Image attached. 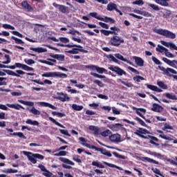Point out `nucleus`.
<instances>
[{
	"label": "nucleus",
	"instance_id": "1",
	"mask_svg": "<svg viewBox=\"0 0 177 177\" xmlns=\"http://www.w3.org/2000/svg\"><path fill=\"white\" fill-rule=\"evenodd\" d=\"M134 133L137 136H139V138H142V139H151L149 142V143H151V145H153L154 146H160V144L156 142H158V138L153 136L149 135L150 133V131H149V130L140 127L138 128V129L136 130ZM144 135H148V136H144ZM153 140H154L155 142H153Z\"/></svg>",
	"mask_w": 177,
	"mask_h": 177
},
{
	"label": "nucleus",
	"instance_id": "2",
	"mask_svg": "<svg viewBox=\"0 0 177 177\" xmlns=\"http://www.w3.org/2000/svg\"><path fill=\"white\" fill-rule=\"evenodd\" d=\"M23 154L24 156H26L28 158V160L32 162V164H37V159L38 160H44L45 158V156L43 155H41L39 153H32V152L27 151H24Z\"/></svg>",
	"mask_w": 177,
	"mask_h": 177
},
{
	"label": "nucleus",
	"instance_id": "3",
	"mask_svg": "<svg viewBox=\"0 0 177 177\" xmlns=\"http://www.w3.org/2000/svg\"><path fill=\"white\" fill-rule=\"evenodd\" d=\"M153 32L159 34V35H162L163 37L170 39H175V38H176V35L175 33L166 29H157L155 28H153Z\"/></svg>",
	"mask_w": 177,
	"mask_h": 177
},
{
	"label": "nucleus",
	"instance_id": "4",
	"mask_svg": "<svg viewBox=\"0 0 177 177\" xmlns=\"http://www.w3.org/2000/svg\"><path fill=\"white\" fill-rule=\"evenodd\" d=\"M158 67L160 71H163V74L165 75H167V77H171L172 78H174V80H176L177 81V75H172V74H177V71L175 69L171 68H165L164 66H160Z\"/></svg>",
	"mask_w": 177,
	"mask_h": 177
},
{
	"label": "nucleus",
	"instance_id": "5",
	"mask_svg": "<svg viewBox=\"0 0 177 177\" xmlns=\"http://www.w3.org/2000/svg\"><path fill=\"white\" fill-rule=\"evenodd\" d=\"M118 35H115V36H113L111 37L109 40V44L112 46H116L118 47L121 44H124L125 41L122 37L118 36Z\"/></svg>",
	"mask_w": 177,
	"mask_h": 177
},
{
	"label": "nucleus",
	"instance_id": "6",
	"mask_svg": "<svg viewBox=\"0 0 177 177\" xmlns=\"http://www.w3.org/2000/svg\"><path fill=\"white\" fill-rule=\"evenodd\" d=\"M4 73H6L8 75H12L13 77H20V75H24V74H26L27 75H35V73H26L21 71V70H17L16 73L13 72V71L11 70H3Z\"/></svg>",
	"mask_w": 177,
	"mask_h": 177
},
{
	"label": "nucleus",
	"instance_id": "7",
	"mask_svg": "<svg viewBox=\"0 0 177 177\" xmlns=\"http://www.w3.org/2000/svg\"><path fill=\"white\" fill-rule=\"evenodd\" d=\"M86 147L88 149H91L93 150H95L96 151H100L101 154H104V156H107V157H111V153L107 151L106 149L99 148L95 145H91L90 144H85Z\"/></svg>",
	"mask_w": 177,
	"mask_h": 177
},
{
	"label": "nucleus",
	"instance_id": "8",
	"mask_svg": "<svg viewBox=\"0 0 177 177\" xmlns=\"http://www.w3.org/2000/svg\"><path fill=\"white\" fill-rule=\"evenodd\" d=\"M41 77H46L47 78H49V77H55L57 78H67V74L66 73H61L59 72H48L46 73H43L41 75Z\"/></svg>",
	"mask_w": 177,
	"mask_h": 177
},
{
	"label": "nucleus",
	"instance_id": "9",
	"mask_svg": "<svg viewBox=\"0 0 177 177\" xmlns=\"http://www.w3.org/2000/svg\"><path fill=\"white\" fill-rule=\"evenodd\" d=\"M109 70H111V71H113L114 73H116L118 75H126L127 72L124 70H122L121 68L119 66H111L109 68Z\"/></svg>",
	"mask_w": 177,
	"mask_h": 177
},
{
	"label": "nucleus",
	"instance_id": "10",
	"mask_svg": "<svg viewBox=\"0 0 177 177\" xmlns=\"http://www.w3.org/2000/svg\"><path fill=\"white\" fill-rule=\"evenodd\" d=\"M53 6H54V8H58V10H59V12H61V13H64L66 15H68V13H70V8H68V7L66 6L53 3Z\"/></svg>",
	"mask_w": 177,
	"mask_h": 177
},
{
	"label": "nucleus",
	"instance_id": "11",
	"mask_svg": "<svg viewBox=\"0 0 177 177\" xmlns=\"http://www.w3.org/2000/svg\"><path fill=\"white\" fill-rule=\"evenodd\" d=\"M134 110L136 111V113L138 115H139L140 117H141V118H143V120H145L146 121V122H147L148 124H151V121H150V120L149 119H146V118L143 115V114H142V113H146V109H143V108H133ZM141 112V113H140Z\"/></svg>",
	"mask_w": 177,
	"mask_h": 177
},
{
	"label": "nucleus",
	"instance_id": "12",
	"mask_svg": "<svg viewBox=\"0 0 177 177\" xmlns=\"http://www.w3.org/2000/svg\"><path fill=\"white\" fill-rule=\"evenodd\" d=\"M6 130H7L8 132L10 133V136H18V138H21V139H27V137L24 136V134L22 132H14L12 129L6 128Z\"/></svg>",
	"mask_w": 177,
	"mask_h": 177
},
{
	"label": "nucleus",
	"instance_id": "13",
	"mask_svg": "<svg viewBox=\"0 0 177 177\" xmlns=\"http://www.w3.org/2000/svg\"><path fill=\"white\" fill-rule=\"evenodd\" d=\"M109 140L113 143H120L121 135H120L119 133H115L111 136H109Z\"/></svg>",
	"mask_w": 177,
	"mask_h": 177
},
{
	"label": "nucleus",
	"instance_id": "14",
	"mask_svg": "<svg viewBox=\"0 0 177 177\" xmlns=\"http://www.w3.org/2000/svg\"><path fill=\"white\" fill-rule=\"evenodd\" d=\"M80 52H82V53H88V50L85 49H81V48H72V50L66 51V53H70L71 55H78Z\"/></svg>",
	"mask_w": 177,
	"mask_h": 177
},
{
	"label": "nucleus",
	"instance_id": "15",
	"mask_svg": "<svg viewBox=\"0 0 177 177\" xmlns=\"http://www.w3.org/2000/svg\"><path fill=\"white\" fill-rule=\"evenodd\" d=\"M162 60L168 64V66H170L171 67H173V68H177V61L176 60H173L171 61L167 57H162Z\"/></svg>",
	"mask_w": 177,
	"mask_h": 177
},
{
	"label": "nucleus",
	"instance_id": "16",
	"mask_svg": "<svg viewBox=\"0 0 177 177\" xmlns=\"http://www.w3.org/2000/svg\"><path fill=\"white\" fill-rule=\"evenodd\" d=\"M122 127H124L123 124L116 123L114 124H110L109 126H108V128H109V129H111V131L118 132V131H120L122 128Z\"/></svg>",
	"mask_w": 177,
	"mask_h": 177
},
{
	"label": "nucleus",
	"instance_id": "17",
	"mask_svg": "<svg viewBox=\"0 0 177 177\" xmlns=\"http://www.w3.org/2000/svg\"><path fill=\"white\" fill-rule=\"evenodd\" d=\"M115 57H116V59H118L119 60H122V62H125L126 63H127V64H130V66H133V62L128 60L127 58H124V56H122V55L120 53L115 54Z\"/></svg>",
	"mask_w": 177,
	"mask_h": 177
},
{
	"label": "nucleus",
	"instance_id": "18",
	"mask_svg": "<svg viewBox=\"0 0 177 177\" xmlns=\"http://www.w3.org/2000/svg\"><path fill=\"white\" fill-rule=\"evenodd\" d=\"M59 95L56 97L58 100H60L61 102H68L70 100V97L67 95V94H64L63 93H57Z\"/></svg>",
	"mask_w": 177,
	"mask_h": 177
},
{
	"label": "nucleus",
	"instance_id": "19",
	"mask_svg": "<svg viewBox=\"0 0 177 177\" xmlns=\"http://www.w3.org/2000/svg\"><path fill=\"white\" fill-rule=\"evenodd\" d=\"M157 132L158 133H161L159 135V138H161L162 139H165V140H170V141L174 140V138H174V136H172L171 135L167 136L166 135L162 134V133H164V131H162L161 130H157Z\"/></svg>",
	"mask_w": 177,
	"mask_h": 177
},
{
	"label": "nucleus",
	"instance_id": "20",
	"mask_svg": "<svg viewBox=\"0 0 177 177\" xmlns=\"http://www.w3.org/2000/svg\"><path fill=\"white\" fill-rule=\"evenodd\" d=\"M151 111H154L155 113H161L164 108L161 106V105H158V104H153L152 108L151 109Z\"/></svg>",
	"mask_w": 177,
	"mask_h": 177
},
{
	"label": "nucleus",
	"instance_id": "21",
	"mask_svg": "<svg viewBox=\"0 0 177 177\" xmlns=\"http://www.w3.org/2000/svg\"><path fill=\"white\" fill-rule=\"evenodd\" d=\"M21 6L27 12H31L33 10L32 7L28 3L27 1H24L21 2Z\"/></svg>",
	"mask_w": 177,
	"mask_h": 177
},
{
	"label": "nucleus",
	"instance_id": "22",
	"mask_svg": "<svg viewBox=\"0 0 177 177\" xmlns=\"http://www.w3.org/2000/svg\"><path fill=\"white\" fill-rule=\"evenodd\" d=\"M133 59L135 60L136 64L137 66H139V67H143V66H145V61L140 57L133 56Z\"/></svg>",
	"mask_w": 177,
	"mask_h": 177
},
{
	"label": "nucleus",
	"instance_id": "23",
	"mask_svg": "<svg viewBox=\"0 0 177 177\" xmlns=\"http://www.w3.org/2000/svg\"><path fill=\"white\" fill-rule=\"evenodd\" d=\"M162 45L164 46H166L167 48H171V49H174V50H177V46L176 45L174 44V43H168L165 41H161Z\"/></svg>",
	"mask_w": 177,
	"mask_h": 177
},
{
	"label": "nucleus",
	"instance_id": "24",
	"mask_svg": "<svg viewBox=\"0 0 177 177\" xmlns=\"http://www.w3.org/2000/svg\"><path fill=\"white\" fill-rule=\"evenodd\" d=\"M50 57H53V59H57V60H59V62H64V55L60 54L50 53Z\"/></svg>",
	"mask_w": 177,
	"mask_h": 177
},
{
	"label": "nucleus",
	"instance_id": "25",
	"mask_svg": "<svg viewBox=\"0 0 177 177\" xmlns=\"http://www.w3.org/2000/svg\"><path fill=\"white\" fill-rule=\"evenodd\" d=\"M6 106L10 107V109H15V110H20V109L24 110V107L19 104H7Z\"/></svg>",
	"mask_w": 177,
	"mask_h": 177
},
{
	"label": "nucleus",
	"instance_id": "26",
	"mask_svg": "<svg viewBox=\"0 0 177 177\" xmlns=\"http://www.w3.org/2000/svg\"><path fill=\"white\" fill-rule=\"evenodd\" d=\"M40 106H41L42 107H49V109H51L52 110H57V107L53 106L51 104H49L48 102H39Z\"/></svg>",
	"mask_w": 177,
	"mask_h": 177
},
{
	"label": "nucleus",
	"instance_id": "27",
	"mask_svg": "<svg viewBox=\"0 0 177 177\" xmlns=\"http://www.w3.org/2000/svg\"><path fill=\"white\" fill-rule=\"evenodd\" d=\"M30 50H33V52H37V53H44L45 52H48V50L46 48H44L42 47H38V48H32L30 47Z\"/></svg>",
	"mask_w": 177,
	"mask_h": 177
},
{
	"label": "nucleus",
	"instance_id": "28",
	"mask_svg": "<svg viewBox=\"0 0 177 177\" xmlns=\"http://www.w3.org/2000/svg\"><path fill=\"white\" fill-rule=\"evenodd\" d=\"M100 32L102 34H103L104 35H106V37H109V35H110V34L111 35H118V33L117 32L115 31H111V30H106L104 29H102L100 30Z\"/></svg>",
	"mask_w": 177,
	"mask_h": 177
},
{
	"label": "nucleus",
	"instance_id": "29",
	"mask_svg": "<svg viewBox=\"0 0 177 177\" xmlns=\"http://www.w3.org/2000/svg\"><path fill=\"white\" fill-rule=\"evenodd\" d=\"M147 88L148 89H150L151 91H153V92H162V90L161 88H158L157 86L151 85V84H146Z\"/></svg>",
	"mask_w": 177,
	"mask_h": 177
},
{
	"label": "nucleus",
	"instance_id": "30",
	"mask_svg": "<svg viewBox=\"0 0 177 177\" xmlns=\"http://www.w3.org/2000/svg\"><path fill=\"white\" fill-rule=\"evenodd\" d=\"M117 4L110 2L106 7V10H109V12H113V10H117Z\"/></svg>",
	"mask_w": 177,
	"mask_h": 177
},
{
	"label": "nucleus",
	"instance_id": "31",
	"mask_svg": "<svg viewBox=\"0 0 177 177\" xmlns=\"http://www.w3.org/2000/svg\"><path fill=\"white\" fill-rule=\"evenodd\" d=\"M88 129L90 131H93L94 135H100V129H99V127L96 126H93V125L89 126Z\"/></svg>",
	"mask_w": 177,
	"mask_h": 177
},
{
	"label": "nucleus",
	"instance_id": "32",
	"mask_svg": "<svg viewBox=\"0 0 177 177\" xmlns=\"http://www.w3.org/2000/svg\"><path fill=\"white\" fill-rule=\"evenodd\" d=\"M101 21H104L105 23H111V24H114L115 23V20L113 19L111 17H105L104 18L101 17Z\"/></svg>",
	"mask_w": 177,
	"mask_h": 177
},
{
	"label": "nucleus",
	"instance_id": "33",
	"mask_svg": "<svg viewBox=\"0 0 177 177\" xmlns=\"http://www.w3.org/2000/svg\"><path fill=\"white\" fill-rule=\"evenodd\" d=\"M103 164H104V165H107V167H110L111 168H116V169H119V171H124L122 167H118L114 164L109 163L107 162H103Z\"/></svg>",
	"mask_w": 177,
	"mask_h": 177
},
{
	"label": "nucleus",
	"instance_id": "34",
	"mask_svg": "<svg viewBox=\"0 0 177 177\" xmlns=\"http://www.w3.org/2000/svg\"><path fill=\"white\" fill-rule=\"evenodd\" d=\"M59 161H62V162H64V164H68V165H75L74 162L70 159H67L66 158H59Z\"/></svg>",
	"mask_w": 177,
	"mask_h": 177
},
{
	"label": "nucleus",
	"instance_id": "35",
	"mask_svg": "<svg viewBox=\"0 0 177 177\" xmlns=\"http://www.w3.org/2000/svg\"><path fill=\"white\" fill-rule=\"evenodd\" d=\"M91 165H93V167H97V168H101V169H103L104 168V165H103V164L99 161H93L91 163Z\"/></svg>",
	"mask_w": 177,
	"mask_h": 177
},
{
	"label": "nucleus",
	"instance_id": "36",
	"mask_svg": "<svg viewBox=\"0 0 177 177\" xmlns=\"http://www.w3.org/2000/svg\"><path fill=\"white\" fill-rule=\"evenodd\" d=\"M48 120L51 121L53 124H55L57 127H59L60 128H66L65 127L63 126V124L59 123V122L56 121V120L53 119L52 117H49Z\"/></svg>",
	"mask_w": 177,
	"mask_h": 177
},
{
	"label": "nucleus",
	"instance_id": "37",
	"mask_svg": "<svg viewBox=\"0 0 177 177\" xmlns=\"http://www.w3.org/2000/svg\"><path fill=\"white\" fill-rule=\"evenodd\" d=\"M72 109L75 111H81V110L84 109V106L82 105H77V104H73L72 105Z\"/></svg>",
	"mask_w": 177,
	"mask_h": 177
},
{
	"label": "nucleus",
	"instance_id": "38",
	"mask_svg": "<svg viewBox=\"0 0 177 177\" xmlns=\"http://www.w3.org/2000/svg\"><path fill=\"white\" fill-rule=\"evenodd\" d=\"M168 1L169 0H156V3L161 5V6H168Z\"/></svg>",
	"mask_w": 177,
	"mask_h": 177
},
{
	"label": "nucleus",
	"instance_id": "39",
	"mask_svg": "<svg viewBox=\"0 0 177 177\" xmlns=\"http://www.w3.org/2000/svg\"><path fill=\"white\" fill-rule=\"evenodd\" d=\"M26 124H28L29 125H35V126H37L38 127V125H39V122H38V121L37 120H31V119H28L26 121Z\"/></svg>",
	"mask_w": 177,
	"mask_h": 177
},
{
	"label": "nucleus",
	"instance_id": "40",
	"mask_svg": "<svg viewBox=\"0 0 177 177\" xmlns=\"http://www.w3.org/2000/svg\"><path fill=\"white\" fill-rule=\"evenodd\" d=\"M19 103H21V104H24L25 106H34V102L30 101H24L23 100H19Z\"/></svg>",
	"mask_w": 177,
	"mask_h": 177
},
{
	"label": "nucleus",
	"instance_id": "41",
	"mask_svg": "<svg viewBox=\"0 0 177 177\" xmlns=\"http://www.w3.org/2000/svg\"><path fill=\"white\" fill-rule=\"evenodd\" d=\"M144 160H145V161H147L148 162H152V164H156V165H160V162H158V161L155 160L154 159H151L149 157H145Z\"/></svg>",
	"mask_w": 177,
	"mask_h": 177
},
{
	"label": "nucleus",
	"instance_id": "42",
	"mask_svg": "<svg viewBox=\"0 0 177 177\" xmlns=\"http://www.w3.org/2000/svg\"><path fill=\"white\" fill-rule=\"evenodd\" d=\"M11 39H13L15 41V44H17L18 45H22V44H24V41H23L21 39H19L15 36L11 37Z\"/></svg>",
	"mask_w": 177,
	"mask_h": 177
},
{
	"label": "nucleus",
	"instance_id": "43",
	"mask_svg": "<svg viewBox=\"0 0 177 177\" xmlns=\"http://www.w3.org/2000/svg\"><path fill=\"white\" fill-rule=\"evenodd\" d=\"M165 96L167 97V99H171V100H177V96L174 94L166 93Z\"/></svg>",
	"mask_w": 177,
	"mask_h": 177
},
{
	"label": "nucleus",
	"instance_id": "44",
	"mask_svg": "<svg viewBox=\"0 0 177 177\" xmlns=\"http://www.w3.org/2000/svg\"><path fill=\"white\" fill-rule=\"evenodd\" d=\"M167 50V48L161 46V45H158V48H156V51L160 52V53H162V52H166Z\"/></svg>",
	"mask_w": 177,
	"mask_h": 177
},
{
	"label": "nucleus",
	"instance_id": "45",
	"mask_svg": "<svg viewBox=\"0 0 177 177\" xmlns=\"http://www.w3.org/2000/svg\"><path fill=\"white\" fill-rule=\"evenodd\" d=\"M30 112L32 113V114H34V115H39L41 114V112L34 106L32 107Z\"/></svg>",
	"mask_w": 177,
	"mask_h": 177
},
{
	"label": "nucleus",
	"instance_id": "46",
	"mask_svg": "<svg viewBox=\"0 0 177 177\" xmlns=\"http://www.w3.org/2000/svg\"><path fill=\"white\" fill-rule=\"evenodd\" d=\"M111 135V131L107 129L101 133V136L104 138H107V136H110Z\"/></svg>",
	"mask_w": 177,
	"mask_h": 177
},
{
	"label": "nucleus",
	"instance_id": "47",
	"mask_svg": "<svg viewBox=\"0 0 177 177\" xmlns=\"http://www.w3.org/2000/svg\"><path fill=\"white\" fill-rule=\"evenodd\" d=\"M133 81H136V82H140V81H145V77L140 76V75H136L133 77Z\"/></svg>",
	"mask_w": 177,
	"mask_h": 177
},
{
	"label": "nucleus",
	"instance_id": "48",
	"mask_svg": "<svg viewBox=\"0 0 177 177\" xmlns=\"http://www.w3.org/2000/svg\"><path fill=\"white\" fill-rule=\"evenodd\" d=\"M157 85L162 89H168V86L162 82H158Z\"/></svg>",
	"mask_w": 177,
	"mask_h": 177
},
{
	"label": "nucleus",
	"instance_id": "49",
	"mask_svg": "<svg viewBox=\"0 0 177 177\" xmlns=\"http://www.w3.org/2000/svg\"><path fill=\"white\" fill-rule=\"evenodd\" d=\"M52 115H57L59 118H62V117H66V114L57 111H53Z\"/></svg>",
	"mask_w": 177,
	"mask_h": 177
},
{
	"label": "nucleus",
	"instance_id": "50",
	"mask_svg": "<svg viewBox=\"0 0 177 177\" xmlns=\"http://www.w3.org/2000/svg\"><path fill=\"white\" fill-rule=\"evenodd\" d=\"M4 57L6 59V61L3 62L2 64H9V63H10V62H12V59H10V55H5Z\"/></svg>",
	"mask_w": 177,
	"mask_h": 177
},
{
	"label": "nucleus",
	"instance_id": "51",
	"mask_svg": "<svg viewBox=\"0 0 177 177\" xmlns=\"http://www.w3.org/2000/svg\"><path fill=\"white\" fill-rule=\"evenodd\" d=\"M108 59H111L112 62L114 63H117V64H120V61L117 59L113 55L110 54L109 56H107Z\"/></svg>",
	"mask_w": 177,
	"mask_h": 177
},
{
	"label": "nucleus",
	"instance_id": "52",
	"mask_svg": "<svg viewBox=\"0 0 177 177\" xmlns=\"http://www.w3.org/2000/svg\"><path fill=\"white\" fill-rule=\"evenodd\" d=\"M135 120L136 121H138V122H139L142 127H147V124H146L145 121L142 120V119H140L139 117L135 118Z\"/></svg>",
	"mask_w": 177,
	"mask_h": 177
},
{
	"label": "nucleus",
	"instance_id": "53",
	"mask_svg": "<svg viewBox=\"0 0 177 177\" xmlns=\"http://www.w3.org/2000/svg\"><path fill=\"white\" fill-rule=\"evenodd\" d=\"M59 39L60 41V42H62V44H68V42H70V39L67 37H59Z\"/></svg>",
	"mask_w": 177,
	"mask_h": 177
},
{
	"label": "nucleus",
	"instance_id": "54",
	"mask_svg": "<svg viewBox=\"0 0 177 177\" xmlns=\"http://www.w3.org/2000/svg\"><path fill=\"white\" fill-rule=\"evenodd\" d=\"M3 28H5V30H15L14 26L8 24H3Z\"/></svg>",
	"mask_w": 177,
	"mask_h": 177
},
{
	"label": "nucleus",
	"instance_id": "55",
	"mask_svg": "<svg viewBox=\"0 0 177 177\" xmlns=\"http://www.w3.org/2000/svg\"><path fill=\"white\" fill-rule=\"evenodd\" d=\"M97 72H98L99 74H103V73H107V70L104 68L97 66Z\"/></svg>",
	"mask_w": 177,
	"mask_h": 177
},
{
	"label": "nucleus",
	"instance_id": "56",
	"mask_svg": "<svg viewBox=\"0 0 177 177\" xmlns=\"http://www.w3.org/2000/svg\"><path fill=\"white\" fill-rule=\"evenodd\" d=\"M93 82H94V84H96V85H97L100 88H103V86H104V84H103V82H102V81H100L99 80H93Z\"/></svg>",
	"mask_w": 177,
	"mask_h": 177
},
{
	"label": "nucleus",
	"instance_id": "57",
	"mask_svg": "<svg viewBox=\"0 0 177 177\" xmlns=\"http://www.w3.org/2000/svg\"><path fill=\"white\" fill-rule=\"evenodd\" d=\"M89 16L94 17V19H97V20H101L102 19V17H97V12H90Z\"/></svg>",
	"mask_w": 177,
	"mask_h": 177
},
{
	"label": "nucleus",
	"instance_id": "58",
	"mask_svg": "<svg viewBox=\"0 0 177 177\" xmlns=\"http://www.w3.org/2000/svg\"><path fill=\"white\" fill-rule=\"evenodd\" d=\"M149 154L151 156H154V157H158V158H162V157H164L163 155L157 152H150Z\"/></svg>",
	"mask_w": 177,
	"mask_h": 177
},
{
	"label": "nucleus",
	"instance_id": "59",
	"mask_svg": "<svg viewBox=\"0 0 177 177\" xmlns=\"http://www.w3.org/2000/svg\"><path fill=\"white\" fill-rule=\"evenodd\" d=\"M164 125V127L162 128V131H167V129H174V127L169 125L168 123H165Z\"/></svg>",
	"mask_w": 177,
	"mask_h": 177
},
{
	"label": "nucleus",
	"instance_id": "60",
	"mask_svg": "<svg viewBox=\"0 0 177 177\" xmlns=\"http://www.w3.org/2000/svg\"><path fill=\"white\" fill-rule=\"evenodd\" d=\"M24 62L28 66H31V64H35V61H34V59H25Z\"/></svg>",
	"mask_w": 177,
	"mask_h": 177
},
{
	"label": "nucleus",
	"instance_id": "61",
	"mask_svg": "<svg viewBox=\"0 0 177 177\" xmlns=\"http://www.w3.org/2000/svg\"><path fill=\"white\" fill-rule=\"evenodd\" d=\"M91 75H93V77H95L96 78H106V76L99 75V74H97L96 73H93V72L91 73Z\"/></svg>",
	"mask_w": 177,
	"mask_h": 177
},
{
	"label": "nucleus",
	"instance_id": "62",
	"mask_svg": "<svg viewBox=\"0 0 177 177\" xmlns=\"http://www.w3.org/2000/svg\"><path fill=\"white\" fill-rule=\"evenodd\" d=\"M148 6H149L150 8H152L153 10H160V8L158 7V6L156 4L148 3Z\"/></svg>",
	"mask_w": 177,
	"mask_h": 177
},
{
	"label": "nucleus",
	"instance_id": "63",
	"mask_svg": "<svg viewBox=\"0 0 177 177\" xmlns=\"http://www.w3.org/2000/svg\"><path fill=\"white\" fill-rule=\"evenodd\" d=\"M73 161H76V162H79V163L82 162V160H81V159L80 158V156H78V155L73 156Z\"/></svg>",
	"mask_w": 177,
	"mask_h": 177
},
{
	"label": "nucleus",
	"instance_id": "64",
	"mask_svg": "<svg viewBox=\"0 0 177 177\" xmlns=\"http://www.w3.org/2000/svg\"><path fill=\"white\" fill-rule=\"evenodd\" d=\"M43 175L44 176H46V177H52V175H53V174L49 171V170L46 169V171L43 172Z\"/></svg>",
	"mask_w": 177,
	"mask_h": 177
}]
</instances>
